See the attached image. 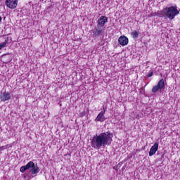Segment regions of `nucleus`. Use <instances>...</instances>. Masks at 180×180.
I'll use <instances>...</instances> for the list:
<instances>
[{
  "instance_id": "10",
  "label": "nucleus",
  "mask_w": 180,
  "mask_h": 180,
  "mask_svg": "<svg viewBox=\"0 0 180 180\" xmlns=\"http://www.w3.org/2000/svg\"><path fill=\"white\" fill-rule=\"evenodd\" d=\"M32 167H33V162L30 161L26 165L22 166L20 169V172L23 173L25 171H27V169H30Z\"/></svg>"
},
{
  "instance_id": "7",
  "label": "nucleus",
  "mask_w": 180,
  "mask_h": 180,
  "mask_svg": "<svg viewBox=\"0 0 180 180\" xmlns=\"http://www.w3.org/2000/svg\"><path fill=\"white\" fill-rule=\"evenodd\" d=\"M118 43L123 46H127L129 44V38L124 35H122L119 37Z\"/></svg>"
},
{
  "instance_id": "14",
  "label": "nucleus",
  "mask_w": 180,
  "mask_h": 180,
  "mask_svg": "<svg viewBox=\"0 0 180 180\" xmlns=\"http://www.w3.org/2000/svg\"><path fill=\"white\" fill-rule=\"evenodd\" d=\"M161 91V89L158 86L155 85L152 88V92L153 94H155V92L158 91Z\"/></svg>"
},
{
  "instance_id": "8",
  "label": "nucleus",
  "mask_w": 180,
  "mask_h": 180,
  "mask_svg": "<svg viewBox=\"0 0 180 180\" xmlns=\"http://www.w3.org/2000/svg\"><path fill=\"white\" fill-rule=\"evenodd\" d=\"M105 23H108V17L103 15L101 16L98 20V26L103 27Z\"/></svg>"
},
{
  "instance_id": "13",
  "label": "nucleus",
  "mask_w": 180,
  "mask_h": 180,
  "mask_svg": "<svg viewBox=\"0 0 180 180\" xmlns=\"http://www.w3.org/2000/svg\"><path fill=\"white\" fill-rule=\"evenodd\" d=\"M9 40V38H6L4 41L1 44H0V50H1L2 49L6 47L7 44H8V41Z\"/></svg>"
},
{
  "instance_id": "18",
  "label": "nucleus",
  "mask_w": 180,
  "mask_h": 180,
  "mask_svg": "<svg viewBox=\"0 0 180 180\" xmlns=\"http://www.w3.org/2000/svg\"><path fill=\"white\" fill-rule=\"evenodd\" d=\"M151 16H157V13H150V17H151Z\"/></svg>"
},
{
  "instance_id": "16",
  "label": "nucleus",
  "mask_w": 180,
  "mask_h": 180,
  "mask_svg": "<svg viewBox=\"0 0 180 180\" xmlns=\"http://www.w3.org/2000/svg\"><path fill=\"white\" fill-rule=\"evenodd\" d=\"M122 165H123V162L118 163L117 165L114 167V169H115V171H119V169H120V167H122Z\"/></svg>"
},
{
  "instance_id": "11",
  "label": "nucleus",
  "mask_w": 180,
  "mask_h": 180,
  "mask_svg": "<svg viewBox=\"0 0 180 180\" xmlns=\"http://www.w3.org/2000/svg\"><path fill=\"white\" fill-rule=\"evenodd\" d=\"M31 173L32 175H36V174H39V167L37 165H34V162H33V166L31 167Z\"/></svg>"
},
{
  "instance_id": "9",
  "label": "nucleus",
  "mask_w": 180,
  "mask_h": 180,
  "mask_svg": "<svg viewBox=\"0 0 180 180\" xmlns=\"http://www.w3.org/2000/svg\"><path fill=\"white\" fill-rule=\"evenodd\" d=\"M158 151V142H155L154 145L150 148L149 151V157H153Z\"/></svg>"
},
{
  "instance_id": "6",
  "label": "nucleus",
  "mask_w": 180,
  "mask_h": 180,
  "mask_svg": "<svg viewBox=\"0 0 180 180\" xmlns=\"http://www.w3.org/2000/svg\"><path fill=\"white\" fill-rule=\"evenodd\" d=\"M12 96H11V93L8 91H4L0 95V100L1 102H6L11 99Z\"/></svg>"
},
{
  "instance_id": "3",
  "label": "nucleus",
  "mask_w": 180,
  "mask_h": 180,
  "mask_svg": "<svg viewBox=\"0 0 180 180\" xmlns=\"http://www.w3.org/2000/svg\"><path fill=\"white\" fill-rule=\"evenodd\" d=\"M105 34V30H103V27L97 25L94 30H93V37H100V36H103Z\"/></svg>"
},
{
  "instance_id": "1",
  "label": "nucleus",
  "mask_w": 180,
  "mask_h": 180,
  "mask_svg": "<svg viewBox=\"0 0 180 180\" xmlns=\"http://www.w3.org/2000/svg\"><path fill=\"white\" fill-rule=\"evenodd\" d=\"M113 134L112 133L107 131L103 132L100 134H96L91 139V146L92 148L95 150H101V148H105L106 146H110L112 144Z\"/></svg>"
},
{
  "instance_id": "12",
  "label": "nucleus",
  "mask_w": 180,
  "mask_h": 180,
  "mask_svg": "<svg viewBox=\"0 0 180 180\" xmlns=\"http://www.w3.org/2000/svg\"><path fill=\"white\" fill-rule=\"evenodd\" d=\"M157 85L159 88H160V91L162 89H165V82L164 81V79H161L160 80H159Z\"/></svg>"
},
{
  "instance_id": "2",
  "label": "nucleus",
  "mask_w": 180,
  "mask_h": 180,
  "mask_svg": "<svg viewBox=\"0 0 180 180\" xmlns=\"http://www.w3.org/2000/svg\"><path fill=\"white\" fill-rule=\"evenodd\" d=\"M165 12L167 18L170 20L175 19V16L179 15V10H178V6L176 5L165 8Z\"/></svg>"
},
{
  "instance_id": "4",
  "label": "nucleus",
  "mask_w": 180,
  "mask_h": 180,
  "mask_svg": "<svg viewBox=\"0 0 180 180\" xmlns=\"http://www.w3.org/2000/svg\"><path fill=\"white\" fill-rule=\"evenodd\" d=\"M106 112V108L103 106V110L99 112L97 115L96 118L94 120L95 122H105L106 120V117H105V113Z\"/></svg>"
},
{
  "instance_id": "21",
  "label": "nucleus",
  "mask_w": 180,
  "mask_h": 180,
  "mask_svg": "<svg viewBox=\"0 0 180 180\" xmlns=\"http://www.w3.org/2000/svg\"><path fill=\"white\" fill-rule=\"evenodd\" d=\"M6 146L0 147V150H2V148H5Z\"/></svg>"
},
{
  "instance_id": "19",
  "label": "nucleus",
  "mask_w": 180,
  "mask_h": 180,
  "mask_svg": "<svg viewBox=\"0 0 180 180\" xmlns=\"http://www.w3.org/2000/svg\"><path fill=\"white\" fill-rule=\"evenodd\" d=\"M126 167H127V165H124L122 168V171H124L126 169Z\"/></svg>"
},
{
  "instance_id": "5",
  "label": "nucleus",
  "mask_w": 180,
  "mask_h": 180,
  "mask_svg": "<svg viewBox=\"0 0 180 180\" xmlns=\"http://www.w3.org/2000/svg\"><path fill=\"white\" fill-rule=\"evenodd\" d=\"M6 6L10 9H15L18 6V0H6Z\"/></svg>"
},
{
  "instance_id": "15",
  "label": "nucleus",
  "mask_w": 180,
  "mask_h": 180,
  "mask_svg": "<svg viewBox=\"0 0 180 180\" xmlns=\"http://www.w3.org/2000/svg\"><path fill=\"white\" fill-rule=\"evenodd\" d=\"M131 35L132 36L133 39H137L139 37V32L134 30L131 33Z\"/></svg>"
},
{
  "instance_id": "20",
  "label": "nucleus",
  "mask_w": 180,
  "mask_h": 180,
  "mask_svg": "<svg viewBox=\"0 0 180 180\" xmlns=\"http://www.w3.org/2000/svg\"><path fill=\"white\" fill-rule=\"evenodd\" d=\"M1 22H2V17L1 16H0V23H1Z\"/></svg>"
},
{
  "instance_id": "17",
  "label": "nucleus",
  "mask_w": 180,
  "mask_h": 180,
  "mask_svg": "<svg viewBox=\"0 0 180 180\" xmlns=\"http://www.w3.org/2000/svg\"><path fill=\"white\" fill-rule=\"evenodd\" d=\"M153 72H151L150 73L148 74L147 77H148V78H150V77H153Z\"/></svg>"
}]
</instances>
